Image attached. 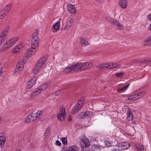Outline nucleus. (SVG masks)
<instances>
[{"instance_id": "47", "label": "nucleus", "mask_w": 151, "mask_h": 151, "mask_svg": "<svg viewBox=\"0 0 151 151\" xmlns=\"http://www.w3.org/2000/svg\"><path fill=\"white\" fill-rule=\"evenodd\" d=\"M106 19L108 21H109V22H110L111 23V21L113 19H111V18H110V17H106Z\"/></svg>"}, {"instance_id": "61", "label": "nucleus", "mask_w": 151, "mask_h": 151, "mask_svg": "<svg viewBox=\"0 0 151 151\" xmlns=\"http://www.w3.org/2000/svg\"><path fill=\"white\" fill-rule=\"evenodd\" d=\"M65 151H70L68 149H66Z\"/></svg>"}, {"instance_id": "58", "label": "nucleus", "mask_w": 151, "mask_h": 151, "mask_svg": "<svg viewBox=\"0 0 151 151\" xmlns=\"http://www.w3.org/2000/svg\"><path fill=\"white\" fill-rule=\"evenodd\" d=\"M134 12H135V13H136L137 14V12H138V10H136V11H134Z\"/></svg>"}, {"instance_id": "40", "label": "nucleus", "mask_w": 151, "mask_h": 151, "mask_svg": "<svg viewBox=\"0 0 151 151\" xmlns=\"http://www.w3.org/2000/svg\"><path fill=\"white\" fill-rule=\"evenodd\" d=\"M49 132L50 129L48 128H47L45 132V138H47L49 136Z\"/></svg>"}, {"instance_id": "38", "label": "nucleus", "mask_w": 151, "mask_h": 151, "mask_svg": "<svg viewBox=\"0 0 151 151\" xmlns=\"http://www.w3.org/2000/svg\"><path fill=\"white\" fill-rule=\"evenodd\" d=\"M104 146L109 147L112 145V144L111 142L108 141L107 140H105L104 142Z\"/></svg>"}, {"instance_id": "28", "label": "nucleus", "mask_w": 151, "mask_h": 151, "mask_svg": "<svg viewBox=\"0 0 151 151\" xmlns=\"http://www.w3.org/2000/svg\"><path fill=\"white\" fill-rule=\"evenodd\" d=\"M82 141L86 147H89L90 146V143L89 141L87 138H85L84 139H82Z\"/></svg>"}, {"instance_id": "17", "label": "nucleus", "mask_w": 151, "mask_h": 151, "mask_svg": "<svg viewBox=\"0 0 151 151\" xmlns=\"http://www.w3.org/2000/svg\"><path fill=\"white\" fill-rule=\"evenodd\" d=\"M5 137L2 134H0V145L1 147H3L4 145Z\"/></svg>"}, {"instance_id": "49", "label": "nucleus", "mask_w": 151, "mask_h": 151, "mask_svg": "<svg viewBox=\"0 0 151 151\" xmlns=\"http://www.w3.org/2000/svg\"><path fill=\"white\" fill-rule=\"evenodd\" d=\"M102 64L100 65H99L97 66L96 67V68H98L99 69H104V67H103Z\"/></svg>"}, {"instance_id": "50", "label": "nucleus", "mask_w": 151, "mask_h": 151, "mask_svg": "<svg viewBox=\"0 0 151 151\" xmlns=\"http://www.w3.org/2000/svg\"><path fill=\"white\" fill-rule=\"evenodd\" d=\"M3 73V70L2 68H0V77L2 75Z\"/></svg>"}, {"instance_id": "43", "label": "nucleus", "mask_w": 151, "mask_h": 151, "mask_svg": "<svg viewBox=\"0 0 151 151\" xmlns=\"http://www.w3.org/2000/svg\"><path fill=\"white\" fill-rule=\"evenodd\" d=\"M116 76L119 77H122L124 76V73L122 72L117 73H115Z\"/></svg>"}, {"instance_id": "12", "label": "nucleus", "mask_w": 151, "mask_h": 151, "mask_svg": "<svg viewBox=\"0 0 151 151\" xmlns=\"http://www.w3.org/2000/svg\"><path fill=\"white\" fill-rule=\"evenodd\" d=\"M67 10L68 12L71 14H75L76 13V10L75 6L71 4H68L67 5Z\"/></svg>"}, {"instance_id": "7", "label": "nucleus", "mask_w": 151, "mask_h": 151, "mask_svg": "<svg viewBox=\"0 0 151 151\" xmlns=\"http://www.w3.org/2000/svg\"><path fill=\"white\" fill-rule=\"evenodd\" d=\"M92 114V112L90 111L82 112L77 115V118L80 119L88 118L90 117V116Z\"/></svg>"}, {"instance_id": "51", "label": "nucleus", "mask_w": 151, "mask_h": 151, "mask_svg": "<svg viewBox=\"0 0 151 151\" xmlns=\"http://www.w3.org/2000/svg\"><path fill=\"white\" fill-rule=\"evenodd\" d=\"M4 41V40L0 38V46L2 44V43Z\"/></svg>"}, {"instance_id": "19", "label": "nucleus", "mask_w": 151, "mask_h": 151, "mask_svg": "<svg viewBox=\"0 0 151 151\" xmlns=\"http://www.w3.org/2000/svg\"><path fill=\"white\" fill-rule=\"evenodd\" d=\"M74 22V18L72 17H68L67 22V26L70 27L71 26Z\"/></svg>"}, {"instance_id": "25", "label": "nucleus", "mask_w": 151, "mask_h": 151, "mask_svg": "<svg viewBox=\"0 0 151 151\" xmlns=\"http://www.w3.org/2000/svg\"><path fill=\"white\" fill-rule=\"evenodd\" d=\"M111 69H119L121 68L120 65L115 63H110Z\"/></svg>"}, {"instance_id": "37", "label": "nucleus", "mask_w": 151, "mask_h": 151, "mask_svg": "<svg viewBox=\"0 0 151 151\" xmlns=\"http://www.w3.org/2000/svg\"><path fill=\"white\" fill-rule=\"evenodd\" d=\"M12 6L11 5H6V6L4 8V9L6 11V12L8 13L10 9Z\"/></svg>"}, {"instance_id": "62", "label": "nucleus", "mask_w": 151, "mask_h": 151, "mask_svg": "<svg viewBox=\"0 0 151 151\" xmlns=\"http://www.w3.org/2000/svg\"><path fill=\"white\" fill-rule=\"evenodd\" d=\"M16 151H21L19 150H16Z\"/></svg>"}, {"instance_id": "39", "label": "nucleus", "mask_w": 151, "mask_h": 151, "mask_svg": "<svg viewBox=\"0 0 151 151\" xmlns=\"http://www.w3.org/2000/svg\"><path fill=\"white\" fill-rule=\"evenodd\" d=\"M84 63L85 64L86 69L88 68H90L93 65V64L92 63H89V62H86V63Z\"/></svg>"}, {"instance_id": "36", "label": "nucleus", "mask_w": 151, "mask_h": 151, "mask_svg": "<svg viewBox=\"0 0 151 151\" xmlns=\"http://www.w3.org/2000/svg\"><path fill=\"white\" fill-rule=\"evenodd\" d=\"M103 67L104 69H111L110 63H105L102 64Z\"/></svg>"}, {"instance_id": "18", "label": "nucleus", "mask_w": 151, "mask_h": 151, "mask_svg": "<svg viewBox=\"0 0 151 151\" xmlns=\"http://www.w3.org/2000/svg\"><path fill=\"white\" fill-rule=\"evenodd\" d=\"M143 95V94L142 92L137 93L136 94H133V100H136L140 98Z\"/></svg>"}, {"instance_id": "26", "label": "nucleus", "mask_w": 151, "mask_h": 151, "mask_svg": "<svg viewBox=\"0 0 151 151\" xmlns=\"http://www.w3.org/2000/svg\"><path fill=\"white\" fill-rule=\"evenodd\" d=\"M32 40H39V34L37 31H35L33 34Z\"/></svg>"}, {"instance_id": "5", "label": "nucleus", "mask_w": 151, "mask_h": 151, "mask_svg": "<svg viewBox=\"0 0 151 151\" xmlns=\"http://www.w3.org/2000/svg\"><path fill=\"white\" fill-rule=\"evenodd\" d=\"M60 113H59L57 115L58 119L60 121L64 120L65 118L66 115V111L65 107L63 106H61L60 109Z\"/></svg>"}, {"instance_id": "8", "label": "nucleus", "mask_w": 151, "mask_h": 151, "mask_svg": "<svg viewBox=\"0 0 151 151\" xmlns=\"http://www.w3.org/2000/svg\"><path fill=\"white\" fill-rule=\"evenodd\" d=\"M37 79V77H33L30 80L28 81L27 83L26 88L29 89L34 85Z\"/></svg>"}, {"instance_id": "20", "label": "nucleus", "mask_w": 151, "mask_h": 151, "mask_svg": "<svg viewBox=\"0 0 151 151\" xmlns=\"http://www.w3.org/2000/svg\"><path fill=\"white\" fill-rule=\"evenodd\" d=\"M151 44V36H148L146 39L144 44L145 46H149Z\"/></svg>"}, {"instance_id": "34", "label": "nucleus", "mask_w": 151, "mask_h": 151, "mask_svg": "<svg viewBox=\"0 0 151 151\" xmlns=\"http://www.w3.org/2000/svg\"><path fill=\"white\" fill-rule=\"evenodd\" d=\"M42 113V111H38L37 112L35 113L34 114V118H36V119L40 117Z\"/></svg>"}, {"instance_id": "29", "label": "nucleus", "mask_w": 151, "mask_h": 151, "mask_svg": "<svg viewBox=\"0 0 151 151\" xmlns=\"http://www.w3.org/2000/svg\"><path fill=\"white\" fill-rule=\"evenodd\" d=\"M4 9H2L0 12V19H2L4 17L6 16L7 12Z\"/></svg>"}, {"instance_id": "32", "label": "nucleus", "mask_w": 151, "mask_h": 151, "mask_svg": "<svg viewBox=\"0 0 151 151\" xmlns=\"http://www.w3.org/2000/svg\"><path fill=\"white\" fill-rule=\"evenodd\" d=\"M91 147L93 150H97L100 149L101 148V146L99 144H93L91 146Z\"/></svg>"}, {"instance_id": "42", "label": "nucleus", "mask_w": 151, "mask_h": 151, "mask_svg": "<svg viewBox=\"0 0 151 151\" xmlns=\"http://www.w3.org/2000/svg\"><path fill=\"white\" fill-rule=\"evenodd\" d=\"M26 46V45L25 43H24L22 42H21L18 45L16 46V47H23Z\"/></svg>"}, {"instance_id": "3", "label": "nucleus", "mask_w": 151, "mask_h": 151, "mask_svg": "<svg viewBox=\"0 0 151 151\" xmlns=\"http://www.w3.org/2000/svg\"><path fill=\"white\" fill-rule=\"evenodd\" d=\"M84 99L83 98H81L79 100L77 104L73 108L72 113L73 114L77 113L81 109L84 102Z\"/></svg>"}, {"instance_id": "30", "label": "nucleus", "mask_w": 151, "mask_h": 151, "mask_svg": "<svg viewBox=\"0 0 151 151\" xmlns=\"http://www.w3.org/2000/svg\"><path fill=\"white\" fill-rule=\"evenodd\" d=\"M60 26V22L59 21H58L52 26V28L56 30L57 31L59 30Z\"/></svg>"}, {"instance_id": "56", "label": "nucleus", "mask_w": 151, "mask_h": 151, "mask_svg": "<svg viewBox=\"0 0 151 151\" xmlns=\"http://www.w3.org/2000/svg\"><path fill=\"white\" fill-rule=\"evenodd\" d=\"M148 29L149 30H151V23L150 24V26L148 27Z\"/></svg>"}, {"instance_id": "10", "label": "nucleus", "mask_w": 151, "mask_h": 151, "mask_svg": "<svg viewBox=\"0 0 151 151\" xmlns=\"http://www.w3.org/2000/svg\"><path fill=\"white\" fill-rule=\"evenodd\" d=\"M9 27L6 26L0 35V38L5 40L6 37L8 33Z\"/></svg>"}, {"instance_id": "15", "label": "nucleus", "mask_w": 151, "mask_h": 151, "mask_svg": "<svg viewBox=\"0 0 151 151\" xmlns=\"http://www.w3.org/2000/svg\"><path fill=\"white\" fill-rule=\"evenodd\" d=\"M111 23L114 25L116 26L119 29L121 30H122L124 29L123 27L122 24H120L118 21L114 19H113Z\"/></svg>"}, {"instance_id": "46", "label": "nucleus", "mask_w": 151, "mask_h": 151, "mask_svg": "<svg viewBox=\"0 0 151 151\" xmlns=\"http://www.w3.org/2000/svg\"><path fill=\"white\" fill-rule=\"evenodd\" d=\"M61 91L60 90H58L55 93V94L56 95H58L61 93Z\"/></svg>"}, {"instance_id": "44", "label": "nucleus", "mask_w": 151, "mask_h": 151, "mask_svg": "<svg viewBox=\"0 0 151 151\" xmlns=\"http://www.w3.org/2000/svg\"><path fill=\"white\" fill-rule=\"evenodd\" d=\"M61 141L63 144H65L67 143V139L65 137H63L61 139Z\"/></svg>"}, {"instance_id": "11", "label": "nucleus", "mask_w": 151, "mask_h": 151, "mask_svg": "<svg viewBox=\"0 0 151 151\" xmlns=\"http://www.w3.org/2000/svg\"><path fill=\"white\" fill-rule=\"evenodd\" d=\"M117 146L120 149L125 150L129 147L130 144L128 142H123L118 144Z\"/></svg>"}, {"instance_id": "21", "label": "nucleus", "mask_w": 151, "mask_h": 151, "mask_svg": "<svg viewBox=\"0 0 151 151\" xmlns=\"http://www.w3.org/2000/svg\"><path fill=\"white\" fill-rule=\"evenodd\" d=\"M119 3L121 7L124 9L126 7L127 4L126 0H119Z\"/></svg>"}, {"instance_id": "9", "label": "nucleus", "mask_w": 151, "mask_h": 151, "mask_svg": "<svg viewBox=\"0 0 151 151\" xmlns=\"http://www.w3.org/2000/svg\"><path fill=\"white\" fill-rule=\"evenodd\" d=\"M75 66V71L83 70L86 69L85 64L84 63H77L73 65Z\"/></svg>"}, {"instance_id": "27", "label": "nucleus", "mask_w": 151, "mask_h": 151, "mask_svg": "<svg viewBox=\"0 0 151 151\" xmlns=\"http://www.w3.org/2000/svg\"><path fill=\"white\" fill-rule=\"evenodd\" d=\"M80 42L83 46H86L89 44V43L83 38H80Z\"/></svg>"}, {"instance_id": "23", "label": "nucleus", "mask_w": 151, "mask_h": 151, "mask_svg": "<svg viewBox=\"0 0 151 151\" xmlns=\"http://www.w3.org/2000/svg\"><path fill=\"white\" fill-rule=\"evenodd\" d=\"M139 62L140 63L151 64V58L142 60Z\"/></svg>"}, {"instance_id": "16", "label": "nucleus", "mask_w": 151, "mask_h": 151, "mask_svg": "<svg viewBox=\"0 0 151 151\" xmlns=\"http://www.w3.org/2000/svg\"><path fill=\"white\" fill-rule=\"evenodd\" d=\"M41 92H42L39 88H36L32 93L30 97L31 98H32L39 94Z\"/></svg>"}, {"instance_id": "54", "label": "nucleus", "mask_w": 151, "mask_h": 151, "mask_svg": "<svg viewBox=\"0 0 151 151\" xmlns=\"http://www.w3.org/2000/svg\"><path fill=\"white\" fill-rule=\"evenodd\" d=\"M138 62V60L136 59H134V60H133V63H137V62Z\"/></svg>"}, {"instance_id": "45", "label": "nucleus", "mask_w": 151, "mask_h": 151, "mask_svg": "<svg viewBox=\"0 0 151 151\" xmlns=\"http://www.w3.org/2000/svg\"><path fill=\"white\" fill-rule=\"evenodd\" d=\"M131 115V116H132V113H129V114H128L127 115V119H128V120H131L132 121V119L130 117Z\"/></svg>"}, {"instance_id": "33", "label": "nucleus", "mask_w": 151, "mask_h": 151, "mask_svg": "<svg viewBox=\"0 0 151 151\" xmlns=\"http://www.w3.org/2000/svg\"><path fill=\"white\" fill-rule=\"evenodd\" d=\"M68 149L70 151H78V148L76 146H71L69 147Z\"/></svg>"}, {"instance_id": "14", "label": "nucleus", "mask_w": 151, "mask_h": 151, "mask_svg": "<svg viewBox=\"0 0 151 151\" xmlns=\"http://www.w3.org/2000/svg\"><path fill=\"white\" fill-rule=\"evenodd\" d=\"M35 115L33 113L30 114L25 120V122L28 123L30 122L32 120L34 121L36 119L34 118Z\"/></svg>"}, {"instance_id": "2", "label": "nucleus", "mask_w": 151, "mask_h": 151, "mask_svg": "<svg viewBox=\"0 0 151 151\" xmlns=\"http://www.w3.org/2000/svg\"><path fill=\"white\" fill-rule=\"evenodd\" d=\"M26 62H27V61H26L24 59L20 60L14 69V75H18L21 71L23 70L24 68V65Z\"/></svg>"}, {"instance_id": "48", "label": "nucleus", "mask_w": 151, "mask_h": 151, "mask_svg": "<svg viewBox=\"0 0 151 151\" xmlns=\"http://www.w3.org/2000/svg\"><path fill=\"white\" fill-rule=\"evenodd\" d=\"M55 143L56 145L58 146H60L61 145V142L58 140H56L55 141Z\"/></svg>"}, {"instance_id": "35", "label": "nucleus", "mask_w": 151, "mask_h": 151, "mask_svg": "<svg viewBox=\"0 0 151 151\" xmlns=\"http://www.w3.org/2000/svg\"><path fill=\"white\" fill-rule=\"evenodd\" d=\"M21 48H14L12 50V52L14 54L20 52L22 50Z\"/></svg>"}, {"instance_id": "52", "label": "nucleus", "mask_w": 151, "mask_h": 151, "mask_svg": "<svg viewBox=\"0 0 151 151\" xmlns=\"http://www.w3.org/2000/svg\"><path fill=\"white\" fill-rule=\"evenodd\" d=\"M68 121L69 122H70L72 120V118L70 116H69L68 119Z\"/></svg>"}, {"instance_id": "22", "label": "nucleus", "mask_w": 151, "mask_h": 151, "mask_svg": "<svg viewBox=\"0 0 151 151\" xmlns=\"http://www.w3.org/2000/svg\"><path fill=\"white\" fill-rule=\"evenodd\" d=\"M49 86V85L48 83H45L43 84H42V85H41L38 88L42 92L44 91Z\"/></svg>"}, {"instance_id": "6", "label": "nucleus", "mask_w": 151, "mask_h": 151, "mask_svg": "<svg viewBox=\"0 0 151 151\" xmlns=\"http://www.w3.org/2000/svg\"><path fill=\"white\" fill-rule=\"evenodd\" d=\"M19 37H18L13 38L4 44L3 46V47H9L12 46L19 40Z\"/></svg>"}, {"instance_id": "59", "label": "nucleus", "mask_w": 151, "mask_h": 151, "mask_svg": "<svg viewBox=\"0 0 151 151\" xmlns=\"http://www.w3.org/2000/svg\"><path fill=\"white\" fill-rule=\"evenodd\" d=\"M136 112L135 111H133V114H134V113L136 114Z\"/></svg>"}, {"instance_id": "4", "label": "nucleus", "mask_w": 151, "mask_h": 151, "mask_svg": "<svg viewBox=\"0 0 151 151\" xmlns=\"http://www.w3.org/2000/svg\"><path fill=\"white\" fill-rule=\"evenodd\" d=\"M36 51L35 48H29L26 51L23 59L26 61H28Z\"/></svg>"}, {"instance_id": "53", "label": "nucleus", "mask_w": 151, "mask_h": 151, "mask_svg": "<svg viewBox=\"0 0 151 151\" xmlns=\"http://www.w3.org/2000/svg\"><path fill=\"white\" fill-rule=\"evenodd\" d=\"M147 18L149 19L151 21V14L148 16Z\"/></svg>"}, {"instance_id": "13", "label": "nucleus", "mask_w": 151, "mask_h": 151, "mask_svg": "<svg viewBox=\"0 0 151 151\" xmlns=\"http://www.w3.org/2000/svg\"><path fill=\"white\" fill-rule=\"evenodd\" d=\"M75 66L73 65L69 67L61 68V71L65 73H67L73 71H75Z\"/></svg>"}, {"instance_id": "57", "label": "nucleus", "mask_w": 151, "mask_h": 151, "mask_svg": "<svg viewBox=\"0 0 151 151\" xmlns=\"http://www.w3.org/2000/svg\"><path fill=\"white\" fill-rule=\"evenodd\" d=\"M128 99L129 100H130L132 99V98H131V97H128Z\"/></svg>"}, {"instance_id": "31", "label": "nucleus", "mask_w": 151, "mask_h": 151, "mask_svg": "<svg viewBox=\"0 0 151 151\" xmlns=\"http://www.w3.org/2000/svg\"><path fill=\"white\" fill-rule=\"evenodd\" d=\"M129 85V84H127L126 86H124L123 87L119 88L117 89V91L119 92V91L124 92L128 88Z\"/></svg>"}, {"instance_id": "41", "label": "nucleus", "mask_w": 151, "mask_h": 151, "mask_svg": "<svg viewBox=\"0 0 151 151\" xmlns=\"http://www.w3.org/2000/svg\"><path fill=\"white\" fill-rule=\"evenodd\" d=\"M136 146L137 148L139 150H143L144 149V147L143 146H141L139 145H136Z\"/></svg>"}, {"instance_id": "1", "label": "nucleus", "mask_w": 151, "mask_h": 151, "mask_svg": "<svg viewBox=\"0 0 151 151\" xmlns=\"http://www.w3.org/2000/svg\"><path fill=\"white\" fill-rule=\"evenodd\" d=\"M47 58V55H45L41 58L35 65L33 70V73L36 74L40 70L45 64Z\"/></svg>"}, {"instance_id": "60", "label": "nucleus", "mask_w": 151, "mask_h": 151, "mask_svg": "<svg viewBox=\"0 0 151 151\" xmlns=\"http://www.w3.org/2000/svg\"><path fill=\"white\" fill-rule=\"evenodd\" d=\"M140 114V113L139 112H138V111H137V114Z\"/></svg>"}, {"instance_id": "55", "label": "nucleus", "mask_w": 151, "mask_h": 151, "mask_svg": "<svg viewBox=\"0 0 151 151\" xmlns=\"http://www.w3.org/2000/svg\"><path fill=\"white\" fill-rule=\"evenodd\" d=\"M112 151H120L118 149H113V150H112Z\"/></svg>"}, {"instance_id": "24", "label": "nucleus", "mask_w": 151, "mask_h": 151, "mask_svg": "<svg viewBox=\"0 0 151 151\" xmlns=\"http://www.w3.org/2000/svg\"><path fill=\"white\" fill-rule=\"evenodd\" d=\"M39 40H32L31 45L32 46V47H38L39 43Z\"/></svg>"}]
</instances>
